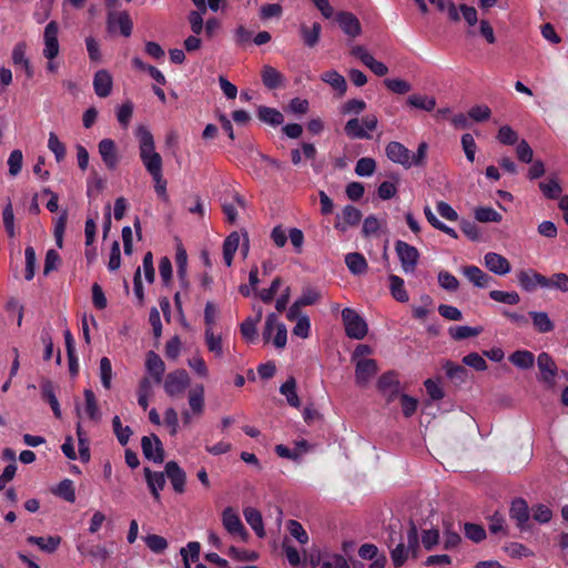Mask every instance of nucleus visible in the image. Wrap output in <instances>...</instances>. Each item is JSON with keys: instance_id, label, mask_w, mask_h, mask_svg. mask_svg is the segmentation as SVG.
Here are the masks:
<instances>
[{"instance_id": "obj_40", "label": "nucleus", "mask_w": 568, "mask_h": 568, "mask_svg": "<svg viewBox=\"0 0 568 568\" xmlns=\"http://www.w3.org/2000/svg\"><path fill=\"white\" fill-rule=\"evenodd\" d=\"M104 187L105 180L95 170H92L87 182V195L93 197L100 194Z\"/></svg>"}, {"instance_id": "obj_49", "label": "nucleus", "mask_w": 568, "mask_h": 568, "mask_svg": "<svg viewBox=\"0 0 568 568\" xmlns=\"http://www.w3.org/2000/svg\"><path fill=\"white\" fill-rule=\"evenodd\" d=\"M205 344L207 349L215 354L217 357L223 356V346H222V337L220 335H214L213 329H205L204 333Z\"/></svg>"}, {"instance_id": "obj_29", "label": "nucleus", "mask_w": 568, "mask_h": 568, "mask_svg": "<svg viewBox=\"0 0 568 568\" xmlns=\"http://www.w3.org/2000/svg\"><path fill=\"white\" fill-rule=\"evenodd\" d=\"M257 118L272 126L281 125L284 122V115L278 110L265 105L257 108Z\"/></svg>"}, {"instance_id": "obj_2", "label": "nucleus", "mask_w": 568, "mask_h": 568, "mask_svg": "<svg viewBox=\"0 0 568 568\" xmlns=\"http://www.w3.org/2000/svg\"><path fill=\"white\" fill-rule=\"evenodd\" d=\"M406 541L399 542L395 548L390 549V559L394 567H402L409 557L416 558L419 549V537L417 527L412 524L407 530Z\"/></svg>"}, {"instance_id": "obj_47", "label": "nucleus", "mask_w": 568, "mask_h": 568, "mask_svg": "<svg viewBox=\"0 0 568 568\" xmlns=\"http://www.w3.org/2000/svg\"><path fill=\"white\" fill-rule=\"evenodd\" d=\"M489 297L494 300L495 302L508 304V305H516L520 301V296L517 292H505V291H498L494 290L489 292Z\"/></svg>"}, {"instance_id": "obj_22", "label": "nucleus", "mask_w": 568, "mask_h": 568, "mask_svg": "<svg viewBox=\"0 0 568 568\" xmlns=\"http://www.w3.org/2000/svg\"><path fill=\"white\" fill-rule=\"evenodd\" d=\"M41 395L47 400L57 418H61V409L58 398L54 393V385L50 379H43L41 382Z\"/></svg>"}, {"instance_id": "obj_14", "label": "nucleus", "mask_w": 568, "mask_h": 568, "mask_svg": "<svg viewBox=\"0 0 568 568\" xmlns=\"http://www.w3.org/2000/svg\"><path fill=\"white\" fill-rule=\"evenodd\" d=\"M485 266L496 275H506L510 272V263L503 255L488 252L484 256Z\"/></svg>"}, {"instance_id": "obj_41", "label": "nucleus", "mask_w": 568, "mask_h": 568, "mask_svg": "<svg viewBox=\"0 0 568 568\" xmlns=\"http://www.w3.org/2000/svg\"><path fill=\"white\" fill-rule=\"evenodd\" d=\"M408 104L424 111H432L436 106V99L429 95L412 94L408 100Z\"/></svg>"}, {"instance_id": "obj_45", "label": "nucleus", "mask_w": 568, "mask_h": 568, "mask_svg": "<svg viewBox=\"0 0 568 568\" xmlns=\"http://www.w3.org/2000/svg\"><path fill=\"white\" fill-rule=\"evenodd\" d=\"M48 148L54 154L58 163L64 160L67 154L65 145L59 140L54 132L49 133Z\"/></svg>"}, {"instance_id": "obj_15", "label": "nucleus", "mask_w": 568, "mask_h": 568, "mask_svg": "<svg viewBox=\"0 0 568 568\" xmlns=\"http://www.w3.org/2000/svg\"><path fill=\"white\" fill-rule=\"evenodd\" d=\"M537 365L540 371V379L552 384L557 375V366L551 356L547 353H540L537 357Z\"/></svg>"}, {"instance_id": "obj_61", "label": "nucleus", "mask_w": 568, "mask_h": 568, "mask_svg": "<svg viewBox=\"0 0 568 568\" xmlns=\"http://www.w3.org/2000/svg\"><path fill=\"white\" fill-rule=\"evenodd\" d=\"M287 528L290 534L301 544H306L308 541V535L303 526L294 519L288 520Z\"/></svg>"}, {"instance_id": "obj_60", "label": "nucleus", "mask_w": 568, "mask_h": 568, "mask_svg": "<svg viewBox=\"0 0 568 568\" xmlns=\"http://www.w3.org/2000/svg\"><path fill=\"white\" fill-rule=\"evenodd\" d=\"M376 171V162L372 158L357 160V176H372Z\"/></svg>"}, {"instance_id": "obj_35", "label": "nucleus", "mask_w": 568, "mask_h": 568, "mask_svg": "<svg viewBox=\"0 0 568 568\" xmlns=\"http://www.w3.org/2000/svg\"><path fill=\"white\" fill-rule=\"evenodd\" d=\"M322 27L318 22H314L310 29L307 26H301V36L305 45L313 48L320 40Z\"/></svg>"}, {"instance_id": "obj_20", "label": "nucleus", "mask_w": 568, "mask_h": 568, "mask_svg": "<svg viewBox=\"0 0 568 568\" xmlns=\"http://www.w3.org/2000/svg\"><path fill=\"white\" fill-rule=\"evenodd\" d=\"M145 367L148 373L152 376L155 383H161L165 372V364L162 358L153 351L146 354Z\"/></svg>"}, {"instance_id": "obj_19", "label": "nucleus", "mask_w": 568, "mask_h": 568, "mask_svg": "<svg viewBox=\"0 0 568 568\" xmlns=\"http://www.w3.org/2000/svg\"><path fill=\"white\" fill-rule=\"evenodd\" d=\"M355 226V207L346 205L341 213L336 214L334 227L341 234H346Z\"/></svg>"}, {"instance_id": "obj_21", "label": "nucleus", "mask_w": 568, "mask_h": 568, "mask_svg": "<svg viewBox=\"0 0 568 568\" xmlns=\"http://www.w3.org/2000/svg\"><path fill=\"white\" fill-rule=\"evenodd\" d=\"M144 476L148 487L155 500L160 499V490L165 486V476L161 471H152L149 467L144 468Z\"/></svg>"}, {"instance_id": "obj_5", "label": "nucleus", "mask_w": 568, "mask_h": 568, "mask_svg": "<svg viewBox=\"0 0 568 568\" xmlns=\"http://www.w3.org/2000/svg\"><path fill=\"white\" fill-rule=\"evenodd\" d=\"M190 384V377L184 369H176L166 375L164 389L171 397L178 396L184 392Z\"/></svg>"}, {"instance_id": "obj_59", "label": "nucleus", "mask_w": 568, "mask_h": 568, "mask_svg": "<svg viewBox=\"0 0 568 568\" xmlns=\"http://www.w3.org/2000/svg\"><path fill=\"white\" fill-rule=\"evenodd\" d=\"M23 155L20 150H13L8 159L9 174L17 176L22 169Z\"/></svg>"}, {"instance_id": "obj_36", "label": "nucleus", "mask_w": 568, "mask_h": 568, "mask_svg": "<svg viewBox=\"0 0 568 568\" xmlns=\"http://www.w3.org/2000/svg\"><path fill=\"white\" fill-rule=\"evenodd\" d=\"M483 332V327H471L467 325L452 326L448 329L450 337L455 341H462L465 338L474 337Z\"/></svg>"}, {"instance_id": "obj_23", "label": "nucleus", "mask_w": 568, "mask_h": 568, "mask_svg": "<svg viewBox=\"0 0 568 568\" xmlns=\"http://www.w3.org/2000/svg\"><path fill=\"white\" fill-rule=\"evenodd\" d=\"M462 272L469 282L480 288L487 287L491 280L489 275L474 265L463 267Z\"/></svg>"}, {"instance_id": "obj_27", "label": "nucleus", "mask_w": 568, "mask_h": 568, "mask_svg": "<svg viewBox=\"0 0 568 568\" xmlns=\"http://www.w3.org/2000/svg\"><path fill=\"white\" fill-rule=\"evenodd\" d=\"M243 515L246 523L255 531L257 537L263 538L265 536V530L261 511L253 507H246L243 510Z\"/></svg>"}, {"instance_id": "obj_34", "label": "nucleus", "mask_w": 568, "mask_h": 568, "mask_svg": "<svg viewBox=\"0 0 568 568\" xmlns=\"http://www.w3.org/2000/svg\"><path fill=\"white\" fill-rule=\"evenodd\" d=\"M189 405L193 414L201 415L204 409V387L196 385L189 392Z\"/></svg>"}, {"instance_id": "obj_43", "label": "nucleus", "mask_w": 568, "mask_h": 568, "mask_svg": "<svg viewBox=\"0 0 568 568\" xmlns=\"http://www.w3.org/2000/svg\"><path fill=\"white\" fill-rule=\"evenodd\" d=\"M534 326L540 333H548L554 329V323L545 312H530Z\"/></svg>"}, {"instance_id": "obj_10", "label": "nucleus", "mask_w": 568, "mask_h": 568, "mask_svg": "<svg viewBox=\"0 0 568 568\" xmlns=\"http://www.w3.org/2000/svg\"><path fill=\"white\" fill-rule=\"evenodd\" d=\"M357 555L363 560H368L371 564L368 568H384L387 562V558L384 552H382L377 546L373 544H363L357 549Z\"/></svg>"}, {"instance_id": "obj_48", "label": "nucleus", "mask_w": 568, "mask_h": 568, "mask_svg": "<svg viewBox=\"0 0 568 568\" xmlns=\"http://www.w3.org/2000/svg\"><path fill=\"white\" fill-rule=\"evenodd\" d=\"M262 311L257 312L255 318L248 317L241 324V334L247 341H254L256 337V324L261 321Z\"/></svg>"}, {"instance_id": "obj_33", "label": "nucleus", "mask_w": 568, "mask_h": 568, "mask_svg": "<svg viewBox=\"0 0 568 568\" xmlns=\"http://www.w3.org/2000/svg\"><path fill=\"white\" fill-rule=\"evenodd\" d=\"M280 393L286 397L288 405L292 407H300L301 400L296 393V381L293 376H290L285 383L280 387Z\"/></svg>"}, {"instance_id": "obj_37", "label": "nucleus", "mask_w": 568, "mask_h": 568, "mask_svg": "<svg viewBox=\"0 0 568 568\" xmlns=\"http://www.w3.org/2000/svg\"><path fill=\"white\" fill-rule=\"evenodd\" d=\"M474 216L476 221L480 223H489L495 222L499 223L503 220L501 214H499L496 210L489 206H478L474 211Z\"/></svg>"}, {"instance_id": "obj_32", "label": "nucleus", "mask_w": 568, "mask_h": 568, "mask_svg": "<svg viewBox=\"0 0 568 568\" xmlns=\"http://www.w3.org/2000/svg\"><path fill=\"white\" fill-rule=\"evenodd\" d=\"M12 61L16 65H21L26 72V75L31 79L33 77V69L30 64L29 59L26 58V44L18 43L12 51Z\"/></svg>"}, {"instance_id": "obj_50", "label": "nucleus", "mask_w": 568, "mask_h": 568, "mask_svg": "<svg viewBox=\"0 0 568 568\" xmlns=\"http://www.w3.org/2000/svg\"><path fill=\"white\" fill-rule=\"evenodd\" d=\"M2 220L8 236L14 237L17 235V230L14 225V213L10 200L2 211Z\"/></svg>"}, {"instance_id": "obj_62", "label": "nucleus", "mask_w": 568, "mask_h": 568, "mask_svg": "<svg viewBox=\"0 0 568 568\" xmlns=\"http://www.w3.org/2000/svg\"><path fill=\"white\" fill-rule=\"evenodd\" d=\"M465 535L474 542H480L486 538L485 529L476 524H466L464 528Z\"/></svg>"}, {"instance_id": "obj_63", "label": "nucleus", "mask_w": 568, "mask_h": 568, "mask_svg": "<svg viewBox=\"0 0 568 568\" xmlns=\"http://www.w3.org/2000/svg\"><path fill=\"white\" fill-rule=\"evenodd\" d=\"M555 288L562 293L568 292V275L565 273H556L548 278V287Z\"/></svg>"}, {"instance_id": "obj_9", "label": "nucleus", "mask_w": 568, "mask_h": 568, "mask_svg": "<svg viewBox=\"0 0 568 568\" xmlns=\"http://www.w3.org/2000/svg\"><path fill=\"white\" fill-rule=\"evenodd\" d=\"M386 156L404 168H412L413 153L402 143L392 141L386 145Z\"/></svg>"}, {"instance_id": "obj_57", "label": "nucleus", "mask_w": 568, "mask_h": 568, "mask_svg": "<svg viewBox=\"0 0 568 568\" xmlns=\"http://www.w3.org/2000/svg\"><path fill=\"white\" fill-rule=\"evenodd\" d=\"M146 546L155 554H161L168 548V541L159 535H148L144 538Z\"/></svg>"}, {"instance_id": "obj_16", "label": "nucleus", "mask_w": 568, "mask_h": 568, "mask_svg": "<svg viewBox=\"0 0 568 568\" xmlns=\"http://www.w3.org/2000/svg\"><path fill=\"white\" fill-rule=\"evenodd\" d=\"M261 79L265 88L275 90L285 84V77L274 67L265 64L261 70Z\"/></svg>"}, {"instance_id": "obj_54", "label": "nucleus", "mask_w": 568, "mask_h": 568, "mask_svg": "<svg viewBox=\"0 0 568 568\" xmlns=\"http://www.w3.org/2000/svg\"><path fill=\"white\" fill-rule=\"evenodd\" d=\"M497 140L505 145H514L518 141L517 132L509 125H501L497 133Z\"/></svg>"}, {"instance_id": "obj_12", "label": "nucleus", "mask_w": 568, "mask_h": 568, "mask_svg": "<svg viewBox=\"0 0 568 568\" xmlns=\"http://www.w3.org/2000/svg\"><path fill=\"white\" fill-rule=\"evenodd\" d=\"M165 475L170 479L175 493L182 494L185 490L186 474L174 460L165 465Z\"/></svg>"}, {"instance_id": "obj_38", "label": "nucleus", "mask_w": 568, "mask_h": 568, "mask_svg": "<svg viewBox=\"0 0 568 568\" xmlns=\"http://www.w3.org/2000/svg\"><path fill=\"white\" fill-rule=\"evenodd\" d=\"M389 281V288L393 297L402 303H405L408 301V294L404 287V280L400 278L397 275H390L388 277Z\"/></svg>"}, {"instance_id": "obj_13", "label": "nucleus", "mask_w": 568, "mask_h": 568, "mask_svg": "<svg viewBox=\"0 0 568 568\" xmlns=\"http://www.w3.org/2000/svg\"><path fill=\"white\" fill-rule=\"evenodd\" d=\"M108 27L111 31H113L115 27H119L122 36L130 37L133 24L126 11H111L108 14Z\"/></svg>"}, {"instance_id": "obj_7", "label": "nucleus", "mask_w": 568, "mask_h": 568, "mask_svg": "<svg viewBox=\"0 0 568 568\" xmlns=\"http://www.w3.org/2000/svg\"><path fill=\"white\" fill-rule=\"evenodd\" d=\"M58 33H59V24L55 21H50L45 28L43 33V40H44V49H43V55L48 60H54L59 54V41H58Z\"/></svg>"}, {"instance_id": "obj_31", "label": "nucleus", "mask_w": 568, "mask_h": 568, "mask_svg": "<svg viewBox=\"0 0 568 568\" xmlns=\"http://www.w3.org/2000/svg\"><path fill=\"white\" fill-rule=\"evenodd\" d=\"M240 245V235L237 232H232L223 243V260L227 266L232 265L235 252Z\"/></svg>"}, {"instance_id": "obj_30", "label": "nucleus", "mask_w": 568, "mask_h": 568, "mask_svg": "<svg viewBox=\"0 0 568 568\" xmlns=\"http://www.w3.org/2000/svg\"><path fill=\"white\" fill-rule=\"evenodd\" d=\"M27 541L31 545H37L42 551L52 554L58 549L61 538L59 536H49L47 538L29 536Z\"/></svg>"}, {"instance_id": "obj_51", "label": "nucleus", "mask_w": 568, "mask_h": 568, "mask_svg": "<svg viewBox=\"0 0 568 568\" xmlns=\"http://www.w3.org/2000/svg\"><path fill=\"white\" fill-rule=\"evenodd\" d=\"M53 493L69 503L75 501V491L73 483L70 479H63L62 481H60V484L58 485L57 489Z\"/></svg>"}, {"instance_id": "obj_64", "label": "nucleus", "mask_w": 568, "mask_h": 568, "mask_svg": "<svg viewBox=\"0 0 568 568\" xmlns=\"http://www.w3.org/2000/svg\"><path fill=\"white\" fill-rule=\"evenodd\" d=\"M321 568H349V565L342 555H332L323 560Z\"/></svg>"}, {"instance_id": "obj_39", "label": "nucleus", "mask_w": 568, "mask_h": 568, "mask_svg": "<svg viewBox=\"0 0 568 568\" xmlns=\"http://www.w3.org/2000/svg\"><path fill=\"white\" fill-rule=\"evenodd\" d=\"M509 361L516 367L527 369L534 365L535 356L529 351H516L509 356Z\"/></svg>"}, {"instance_id": "obj_52", "label": "nucleus", "mask_w": 568, "mask_h": 568, "mask_svg": "<svg viewBox=\"0 0 568 568\" xmlns=\"http://www.w3.org/2000/svg\"><path fill=\"white\" fill-rule=\"evenodd\" d=\"M77 436H78L80 459L83 463H88L90 460L89 442H88L87 435L83 432L80 423H78V425H77Z\"/></svg>"}, {"instance_id": "obj_24", "label": "nucleus", "mask_w": 568, "mask_h": 568, "mask_svg": "<svg viewBox=\"0 0 568 568\" xmlns=\"http://www.w3.org/2000/svg\"><path fill=\"white\" fill-rule=\"evenodd\" d=\"M510 517L516 520L517 526L525 528L529 519V510L527 503L521 499H515L510 507Z\"/></svg>"}, {"instance_id": "obj_4", "label": "nucleus", "mask_w": 568, "mask_h": 568, "mask_svg": "<svg viewBox=\"0 0 568 568\" xmlns=\"http://www.w3.org/2000/svg\"><path fill=\"white\" fill-rule=\"evenodd\" d=\"M397 256L400 261L403 271L408 274L413 273L418 263L419 253L413 245L407 244L404 241H397L395 245Z\"/></svg>"}, {"instance_id": "obj_17", "label": "nucleus", "mask_w": 568, "mask_h": 568, "mask_svg": "<svg viewBox=\"0 0 568 568\" xmlns=\"http://www.w3.org/2000/svg\"><path fill=\"white\" fill-rule=\"evenodd\" d=\"M113 80L109 71L102 69L95 72L93 78L94 92L100 98H106L111 94Z\"/></svg>"}, {"instance_id": "obj_42", "label": "nucleus", "mask_w": 568, "mask_h": 568, "mask_svg": "<svg viewBox=\"0 0 568 568\" xmlns=\"http://www.w3.org/2000/svg\"><path fill=\"white\" fill-rule=\"evenodd\" d=\"M377 372V365L374 359L371 358H363L357 359V383L359 381H364L373 375H375Z\"/></svg>"}, {"instance_id": "obj_25", "label": "nucleus", "mask_w": 568, "mask_h": 568, "mask_svg": "<svg viewBox=\"0 0 568 568\" xmlns=\"http://www.w3.org/2000/svg\"><path fill=\"white\" fill-rule=\"evenodd\" d=\"M377 124L378 120L375 114H367L361 120L357 119V139H373Z\"/></svg>"}, {"instance_id": "obj_1", "label": "nucleus", "mask_w": 568, "mask_h": 568, "mask_svg": "<svg viewBox=\"0 0 568 568\" xmlns=\"http://www.w3.org/2000/svg\"><path fill=\"white\" fill-rule=\"evenodd\" d=\"M136 136L139 139L140 158L145 170L150 175H159V172H162L163 162L161 155L155 151L152 133L146 126L140 125L136 129Z\"/></svg>"}, {"instance_id": "obj_53", "label": "nucleus", "mask_w": 568, "mask_h": 568, "mask_svg": "<svg viewBox=\"0 0 568 568\" xmlns=\"http://www.w3.org/2000/svg\"><path fill=\"white\" fill-rule=\"evenodd\" d=\"M539 187L544 195L548 199H557L561 194V186L556 179H550L539 183Z\"/></svg>"}, {"instance_id": "obj_55", "label": "nucleus", "mask_w": 568, "mask_h": 568, "mask_svg": "<svg viewBox=\"0 0 568 568\" xmlns=\"http://www.w3.org/2000/svg\"><path fill=\"white\" fill-rule=\"evenodd\" d=\"M133 108L134 106L131 101H126L118 108L116 119H118L119 123L121 124V126L124 129L128 128V125L131 121V118L133 114Z\"/></svg>"}, {"instance_id": "obj_46", "label": "nucleus", "mask_w": 568, "mask_h": 568, "mask_svg": "<svg viewBox=\"0 0 568 568\" xmlns=\"http://www.w3.org/2000/svg\"><path fill=\"white\" fill-rule=\"evenodd\" d=\"M424 213H425V216H426L427 221L435 229L444 232L445 234L449 235L453 239H457L456 231L453 227H450V226L446 225L445 223H443L442 221H439L429 206H426L424 209Z\"/></svg>"}, {"instance_id": "obj_44", "label": "nucleus", "mask_w": 568, "mask_h": 568, "mask_svg": "<svg viewBox=\"0 0 568 568\" xmlns=\"http://www.w3.org/2000/svg\"><path fill=\"white\" fill-rule=\"evenodd\" d=\"M112 428L113 433L116 436L118 442L125 446L133 434L132 429L129 426H122L121 419L119 416H114L112 418Z\"/></svg>"}, {"instance_id": "obj_58", "label": "nucleus", "mask_w": 568, "mask_h": 568, "mask_svg": "<svg viewBox=\"0 0 568 568\" xmlns=\"http://www.w3.org/2000/svg\"><path fill=\"white\" fill-rule=\"evenodd\" d=\"M100 377L104 388H111L112 379V365L108 357H102L100 361Z\"/></svg>"}, {"instance_id": "obj_6", "label": "nucleus", "mask_w": 568, "mask_h": 568, "mask_svg": "<svg viewBox=\"0 0 568 568\" xmlns=\"http://www.w3.org/2000/svg\"><path fill=\"white\" fill-rule=\"evenodd\" d=\"M141 448L144 457L156 464L164 460V449L160 438L152 434L151 436H143L141 439Z\"/></svg>"}, {"instance_id": "obj_11", "label": "nucleus", "mask_w": 568, "mask_h": 568, "mask_svg": "<svg viewBox=\"0 0 568 568\" xmlns=\"http://www.w3.org/2000/svg\"><path fill=\"white\" fill-rule=\"evenodd\" d=\"M99 154L109 170H114L119 164L116 144L112 139H102L98 144Z\"/></svg>"}, {"instance_id": "obj_8", "label": "nucleus", "mask_w": 568, "mask_h": 568, "mask_svg": "<svg viewBox=\"0 0 568 568\" xmlns=\"http://www.w3.org/2000/svg\"><path fill=\"white\" fill-rule=\"evenodd\" d=\"M517 280L520 287L526 292H532L537 287H548V277L532 271L521 270L517 273Z\"/></svg>"}, {"instance_id": "obj_26", "label": "nucleus", "mask_w": 568, "mask_h": 568, "mask_svg": "<svg viewBox=\"0 0 568 568\" xmlns=\"http://www.w3.org/2000/svg\"><path fill=\"white\" fill-rule=\"evenodd\" d=\"M321 80L327 84H329L338 94V98H342L347 90V84L343 75H341L335 70H329L321 74Z\"/></svg>"}, {"instance_id": "obj_56", "label": "nucleus", "mask_w": 568, "mask_h": 568, "mask_svg": "<svg viewBox=\"0 0 568 568\" xmlns=\"http://www.w3.org/2000/svg\"><path fill=\"white\" fill-rule=\"evenodd\" d=\"M26 255V271H24V278L27 281H31L34 277L36 272V251L32 246H28L24 251Z\"/></svg>"}, {"instance_id": "obj_18", "label": "nucleus", "mask_w": 568, "mask_h": 568, "mask_svg": "<svg viewBox=\"0 0 568 568\" xmlns=\"http://www.w3.org/2000/svg\"><path fill=\"white\" fill-rule=\"evenodd\" d=\"M357 59L377 77H383L388 72V68L363 47L357 45Z\"/></svg>"}, {"instance_id": "obj_28", "label": "nucleus", "mask_w": 568, "mask_h": 568, "mask_svg": "<svg viewBox=\"0 0 568 568\" xmlns=\"http://www.w3.org/2000/svg\"><path fill=\"white\" fill-rule=\"evenodd\" d=\"M378 387L388 400L393 399L399 392V383L393 373H387L378 379Z\"/></svg>"}, {"instance_id": "obj_3", "label": "nucleus", "mask_w": 568, "mask_h": 568, "mask_svg": "<svg viewBox=\"0 0 568 568\" xmlns=\"http://www.w3.org/2000/svg\"><path fill=\"white\" fill-rule=\"evenodd\" d=\"M222 525L230 535L239 536L243 541L248 539V532L232 507H226L222 511Z\"/></svg>"}]
</instances>
